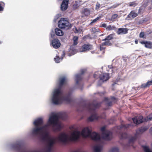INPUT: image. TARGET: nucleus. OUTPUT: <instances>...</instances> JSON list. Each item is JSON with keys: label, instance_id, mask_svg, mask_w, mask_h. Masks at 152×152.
Masks as SVG:
<instances>
[{"label": "nucleus", "instance_id": "412c9836", "mask_svg": "<svg viewBox=\"0 0 152 152\" xmlns=\"http://www.w3.org/2000/svg\"><path fill=\"white\" fill-rule=\"evenodd\" d=\"M145 47L148 48H151L152 47L151 42L149 41H146L145 44Z\"/></svg>", "mask_w": 152, "mask_h": 152}, {"label": "nucleus", "instance_id": "f257e3e1", "mask_svg": "<svg viewBox=\"0 0 152 152\" xmlns=\"http://www.w3.org/2000/svg\"><path fill=\"white\" fill-rule=\"evenodd\" d=\"M67 118V115L65 112L57 113H52L49 118L47 124L44 125V141L46 142L45 152H53L56 143V140L64 143L69 141H75L79 140L81 136L83 138L90 137L92 140L97 142V144L94 147V152H101L102 150L104 140H110L112 133L109 130L105 129L104 127L101 129L102 132V138H101L99 135L96 133H91L90 128L86 127L83 129L81 132L78 131H75L72 132L70 136L66 133L63 132L60 133L56 139L49 136V129L50 126H52V129L54 132L60 131L64 126L59 121V119L65 120Z\"/></svg>", "mask_w": 152, "mask_h": 152}, {"label": "nucleus", "instance_id": "72a5a7b5", "mask_svg": "<svg viewBox=\"0 0 152 152\" xmlns=\"http://www.w3.org/2000/svg\"><path fill=\"white\" fill-rule=\"evenodd\" d=\"M152 119V113L149 114L147 117V120H151Z\"/></svg>", "mask_w": 152, "mask_h": 152}, {"label": "nucleus", "instance_id": "79ce46f5", "mask_svg": "<svg viewBox=\"0 0 152 152\" xmlns=\"http://www.w3.org/2000/svg\"><path fill=\"white\" fill-rule=\"evenodd\" d=\"M102 26L103 27L106 28L107 26V25L105 23H103L102 24Z\"/></svg>", "mask_w": 152, "mask_h": 152}, {"label": "nucleus", "instance_id": "49530a36", "mask_svg": "<svg viewBox=\"0 0 152 152\" xmlns=\"http://www.w3.org/2000/svg\"><path fill=\"white\" fill-rule=\"evenodd\" d=\"M150 132L152 134V127H151V128H150Z\"/></svg>", "mask_w": 152, "mask_h": 152}, {"label": "nucleus", "instance_id": "7ed1b4c3", "mask_svg": "<svg viewBox=\"0 0 152 152\" xmlns=\"http://www.w3.org/2000/svg\"><path fill=\"white\" fill-rule=\"evenodd\" d=\"M100 105V103L94 102L92 104H86L83 103L81 106V108L83 110H87L91 113V115L88 118V121H92L94 120H97L98 116L96 112V109L99 107Z\"/></svg>", "mask_w": 152, "mask_h": 152}, {"label": "nucleus", "instance_id": "2eb2a0df", "mask_svg": "<svg viewBox=\"0 0 152 152\" xmlns=\"http://www.w3.org/2000/svg\"><path fill=\"white\" fill-rule=\"evenodd\" d=\"M55 32L56 35L58 36H62L63 35L64 33L58 28H56L55 29Z\"/></svg>", "mask_w": 152, "mask_h": 152}, {"label": "nucleus", "instance_id": "9d476101", "mask_svg": "<svg viewBox=\"0 0 152 152\" xmlns=\"http://www.w3.org/2000/svg\"><path fill=\"white\" fill-rule=\"evenodd\" d=\"M142 119L143 117L142 116H139L136 117L132 119L134 123L138 124L143 122Z\"/></svg>", "mask_w": 152, "mask_h": 152}, {"label": "nucleus", "instance_id": "09e8293b", "mask_svg": "<svg viewBox=\"0 0 152 152\" xmlns=\"http://www.w3.org/2000/svg\"><path fill=\"white\" fill-rule=\"evenodd\" d=\"M103 34H101V35H100V36H103Z\"/></svg>", "mask_w": 152, "mask_h": 152}, {"label": "nucleus", "instance_id": "bb28decb", "mask_svg": "<svg viewBox=\"0 0 152 152\" xmlns=\"http://www.w3.org/2000/svg\"><path fill=\"white\" fill-rule=\"evenodd\" d=\"M73 30L76 33L81 32L82 31V30L81 29L79 28L78 29L76 28H73Z\"/></svg>", "mask_w": 152, "mask_h": 152}, {"label": "nucleus", "instance_id": "4be33fe9", "mask_svg": "<svg viewBox=\"0 0 152 152\" xmlns=\"http://www.w3.org/2000/svg\"><path fill=\"white\" fill-rule=\"evenodd\" d=\"M78 38L77 36H74L73 38V41L74 42L73 45H77V40Z\"/></svg>", "mask_w": 152, "mask_h": 152}, {"label": "nucleus", "instance_id": "37998d69", "mask_svg": "<svg viewBox=\"0 0 152 152\" xmlns=\"http://www.w3.org/2000/svg\"><path fill=\"white\" fill-rule=\"evenodd\" d=\"M55 36V35L53 33L51 34V36L52 38H53Z\"/></svg>", "mask_w": 152, "mask_h": 152}, {"label": "nucleus", "instance_id": "4468645a", "mask_svg": "<svg viewBox=\"0 0 152 152\" xmlns=\"http://www.w3.org/2000/svg\"><path fill=\"white\" fill-rule=\"evenodd\" d=\"M109 78V74L108 73H104L101 75L100 78V81H102L103 82L104 81H106Z\"/></svg>", "mask_w": 152, "mask_h": 152}, {"label": "nucleus", "instance_id": "20e7f679", "mask_svg": "<svg viewBox=\"0 0 152 152\" xmlns=\"http://www.w3.org/2000/svg\"><path fill=\"white\" fill-rule=\"evenodd\" d=\"M148 129V127L146 126H143L141 127L139 129L136 130V133L134 136L131 137L129 141V144L128 145V146H129L131 144H133L134 141L136 140L137 136L142 133L146 131Z\"/></svg>", "mask_w": 152, "mask_h": 152}, {"label": "nucleus", "instance_id": "a211bd4d", "mask_svg": "<svg viewBox=\"0 0 152 152\" xmlns=\"http://www.w3.org/2000/svg\"><path fill=\"white\" fill-rule=\"evenodd\" d=\"M142 147L144 152H152V151L148 146H143Z\"/></svg>", "mask_w": 152, "mask_h": 152}, {"label": "nucleus", "instance_id": "5701e85b", "mask_svg": "<svg viewBox=\"0 0 152 152\" xmlns=\"http://www.w3.org/2000/svg\"><path fill=\"white\" fill-rule=\"evenodd\" d=\"M91 31L92 32L94 33L99 31V28L95 27L92 28L91 29Z\"/></svg>", "mask_w": 152, "mask_h": 152}, {"label": "nucleus", "instance_id": "6ab92c4d", "mask_svg": "<svg viewBox=\"0 0 152 152\" xmlns=\"http://www.w3.org/2000/svg\"><path fill=\"white\" fill-rule=\"evenodd\" d=\"M113 35L110 34L107 36L106 38L102 40V41H109L113 39Z\"/></svg>", "mask_w": 152, "mask_h": 152}, {"label": "nucleus", "instance_id": "e433bc0d", "mask_svg": "<svg viewBox=\"0 0 152 152\" xmlns=\"http://www.w3.org/2000/svg\"><path fill=\"white\" fill-rule=\"evenodd\" d=\"M108 68L110 69H111V71L112 72H113V71H114V69H115V68L113 67L111 65H109L108 66Z\"/></svg>", "mask_w": 152, "mask_h": 152}, {"label": "nucleus", "instance_id": "6e6552de", "mask_svg": "<svg viewBox=\"0 0 152 152\" xmlns=\"http://www.w3.org/2000/svg\"><path fill=\"white\" fill-rule=\"evenodd\" d=\"M86 71V69H82L80 70L81 74L76 75L75 76L76 84H78L79 82L82 79L81 75L83 74Z\"/></svg>", "mask_w": 152, "mask_h": 152}, {"label": "nucleus", "instance_id": "0eeeda50", "mask_svg": "<svg viewBox=\"0 0 152 152\" xmlns=\"http://www.w3.org/2000/svg\"><path fill=\"white\" fill-rule=\"evenodd\" d=\"M52 45L55 49H58L60 47L61 43L59 40L57 39H53L52 41Z\"/></svg>", "mask_w": 152, "mask_h": 152}, {"label": "nucleus", "instance_id": "4c0bfd02", "mask_svg": "<svg viewBox=\"0 0 152 152\" xmlns=\"http://www.w3.org/2000/svg\"><path fill=\"white\" fill-rule=\"evenodd\" d=\"M4 5V4L3 2H1V11H3L4 9V8L2 7L1 6V5Z\"/></svg>", "mask_w": 152, "mask_h": 152}, {"label": "nucleus", "instance_id": "dca6fc26", "mask_svg": "<svg viewBox=\"0 0 152 152\" xmlns=\"http://www.w3.org/2000/svg\"><path fill=\"white\" fill-rule=\"evenodd\" d=\"M137 14L134 11H132L128 15L127 17L130 18H134L137 16Z\"/></svg>", "mask_w": 152, "mask_h": 152}, {"label": "nucleus", "instance_id": "2f4dec72", "mask_svg": "<svg viewBox=\"0 0 152 152\" xmlns=\"http://www.w3.org/2000/svg\"><path fill=\"white\" fill-rule=\"evenodd\" d=\"M147 83H144L142 84L141 86V88H145L147 87H148Z\"/></svg>", "mask_w": 152, "mask_h": 152}, {"label": "nucleus", "instance_id": "b1692460", "mask_svg": "<svg viewBox=\"0 0 152 152\" xmlns=\"http://www.w3.org/2000/svg\"><path fill=\"white\" fill-rule=\"evenodd\" d=\"M101 16H99L97 17L95 19H94L92 20L91 22L90 23V24L91 25L93 24V23H96L98 20H99L100 18H101Z\"/></svg>", "mask_w": 152, "mask_h": 152}, {"label": "nucleus", "instance_id": "c756f323", "mask_svg": "<svg viewBox=\"0 0 152 152\" xmlns=\"http://www.w3.org/2000/svg\"><path fill=\"white\" fill-rule=\"evenodd\" d=\"M115 26H111V25H109L107 28V29L108 30H111L114 28Z\"/></svg>", "mask_w": 152, "mask_h": 152}, {"label": "nucleus", "instance_id": "ea45409f", "mask_svg": "<svg viewBox=\"0 0 152 152\" xmlns=\"http://www.w3.org/2000/svg\"><path fill=\"white\" fill-rule=\"evenodd\" d=\"M58 18V15H57L56 16H55V17L54 18V19L53 20V21L54 22H56L57 20V19Z\"/></svg>", "mask_w": 152, "mask_h": 152}, {"label": "nucleus", "instance_id": "9b49d317", "mask_svg": "<svg viewBox=\"0 0 152 152\" xmlns=\"http://www.w3.org/2000/svg\"><path fill=\"white\" fill-rule=\"evenodd\" d=\"M69 0H63L61 5V10L62 11L66 10L68 7Z\"/></svg>", "mask_w": 152, "mask_h": 152}, {"label": "nucleus", "instance_id": "c85d7f7f", "mask_svg": "<svg viewBox=\"0 0 152 152\" xmlns=\"http://www.w3.org/2000/svg\"><path fill=\"white\" fill-rule=\"evenodd\" d=\"M54 59L56 62L57 63H59L60 62V60H61V59L58 56H56V57Z\"/></svg>", "mask_w": 152, "mask_h": 152}, {"label": "nucleus", "instance_id": "a18cd8bd", "mask_svg": "<svg viewBox=\"0 0 152 152\" xmlns=\"http://www.w3.org/2000/svg\"><path fill=\"white\" fill-rule=\"evenodd\" d=\"M135 43L136 44H137L138 42V41L137 40V39H136V40H135Z\"/></svg>", "mask_w": 152, "mask_h": 152}, {"label": "nucleus", "instance_id": "f03ea898", "mask_svg": "<svg viewBox=\"0 0 152 152\" xmlns=\"http://www.w3.org/2000/svg\"><path fill=\"white\" fill-rule=\"evenodd\" d=\"M67 81V78L65 76L60 78L59 83V87L53 91L51 97L52 102L54 104H59L64 101L68 103H70L71 102L70 94L66 96H64L61 89V87L66 84Z\"/></svg>", "mask_w": 152, "mask_h": 152}, {"label": "nucleus", "instance_id": "7c9ffc66", "mask_svg": "<svg viewBox=\"0 0 152 152\" xmlns=\"http://www.w3.org/2000/svg\"><path fill=\"white\" fill-rule=\"evenodd\" d=\"M137 5V4L135 2H130L129 4V6L130 7L133 6L135 7Z\"/></svg>", "mask_w": 152, "mask_h": 152}, {"label": "nucleus", "instance_id": "f3484780", "mask_svg": "<svg viewBox=\"0 0 152 152\" xmlns=\"http://www.w3.org/2000/svg\"><path fill=\"white\" fill-rule=\"evenodd\" d=\"M82 12L83 14L86 16L88 15L90 13L89 10L87 8H84L83 9Z\"/></svg>", "mask_w": 152, "mask_h": 152}, {"label": "nucleus", "instance_id": "aec40b11", "mask_svg": "<svg viewBox=\"0 0 152 152\" xmlns=\"http://www.w3.org/2000/svg\"><path fill=\"white\" fill-rule=\"evenodd\" d=\"M101 72H95L94 75V78H97L98 77L100 78L101 75L100 74Z\"/></svg>", "mask_w": 152, "mask_h": 152}, {"label": "nucleus", "instance_id": "ddd939ff", "mask_svg": "<svg viewBox=\"0 0 152 152\" xmlns=\"http://www.w3.org/2000/svg\"><path fill=\"white\" fill-rule=\"evenodd\" d=\"M128 31L127 28H120L118 29L117 33L118 34H125L127 33Z\"/></svg>", "mask_w": 152, "mask_h": 152}, {"label": "nucleus", "instance_id": "de8ad7c7", "mask_svg": "<svg viewBox=\"0 0 152 152\" xmlns=\"http://www.w3.org/2000/svg\"><path fill=\"white\" fill-rule=\"evenodd\" d=\"M115 84H116V83H114L112 85L113 86H114L115 85Z\"/></svg>", "mask_w": 152, "mask_h": 152}, {"label": "nucleus", "instance_id": "c03bdc74", "mask_svg": "<svg viewBox=\"0 0 152 152\" xmlns=\"http://www.w3.org/2000/svg\"><path fill=\"white\" fill-rule=\"evenodd\" d=\"M146 41H141L140 42V43L142 44H144L145 45Z\"/></svg>", "mask_w": 152, "mask_h": 152}, {"label": "nucleus", "instance_id": "a19ab883", "mask_svg": "<svg viewBox=\"0 0 152 152\" xmlns=\"http://www.w3.org/2000/svg\"><path fill=\"white\" fill-rule=\"evenodd\" d=\"M119 5V4H114L112 6L111 8H115L117 7Z\"/></svg>", "mask_w": 152, "mask_h": 152}, {"label": "nucleus", "instance_id": "1a4fd4ad", "mask_svg": "<svg viewBox=\"0 0 152 152\" xmlns=\"http://www.w3.org/2000/svg\"><path fill=\"white\" fill-rule=\"evenodd\" d=\"M92 49V45L89 44H84L82 46L80 51L82 52H85L91 50Z\"/></svg>", "mask_w": 152, "mask_h": 152}, {"label": "nucleus", "instance_id": "39448f33", "mask_svg": "<svg viewBox=\"0 0 152 152\" xmlns=\"http://www.w3.org/2000/svg\"><path fill=\"white\" fill-rule=\"evenodd\" d=\"M132 125L131 124H126V125L121 124V125L117 126L116 128L118 130L117 131V132H119L120 134V137L121 139H125L127 137V134L126 133H121L120 130H122L123 129H126L127 128L129 127Z\"/></svg>", "mask_w": 152, "mask_h": 152}, {"label": "nucleus", "instance_id": "a878e982", "mask_svg": "<svg viewBox=\"0 0 152 152\" xmlns=\"http://www.w3.org/2000/svg\"><path fill=\"white\" fill-rule=\"evenodd\" d=\"M118 17V15L117 14H114L112 15L110 20H114L116 19Z\"/></svg>", "mask_w": 152, "mask_h": 152}, {"label": "nucleus", "instance_id": "473e14b6", "mask_svg": "<svg viewBox=\"0 0 152 152\" xmlns=\"http://www.w3.org/2000/svg\"><path fill=\"white\" fill-rule=\"evenodd\" d=\"M106 42H104L103 43V44L105 45H111V43H110L109 42V41H107H107H105Z\"/></svg>", "mask_w": 152, "mask_h": 152}, {"label": "nucleus", "instance_id": "393cba45", "mask_svg": "<svg viewBox=\"0 0 152 152\" xmlns=\"http://www.w3.org/2000/svg\"><path fill=\"white\" fill-rule=\"evenodd\" d=\"M109 152H119L118 149L117 148L114 147L112 148Z\"/></svg>", "mask_w": 152, "mask_h": 152}, {"label": "nucleus", "instance_id": "c9c22d12", "mask_svg": "<svg viewBox=\"0 0 152 152\" xmlns=\"http://www.w3.org/2000/svg\"><path fill=\"white\" fill-rule=\"evenodd\" d=\"M104 45L103 43L102 44V45L100 46V50H102L105 49V47L104 46Z\"/></svg>", "mask_w": 152, "mask_h": 152}, {"label": "nucleus", "instance_id": "f704fd0d", "mask_svg": "<svg viewBox=\"0 0 152 152\" xmlns=\"http://www.w3.org/2000/svg\"><path fill=\"white\" fill-rule=\"evenodd\" d=\"M100 7V4L99 3L97 2L96 5V8L95 9L96 10H98Z\"/></svg>", "mask_w": 152, "mask_h": 152}, {"label": "nucleus", "instance_id": "cd10ccee", "mask_svg": "<svg viewBox=\"0 0 152 152\" xmlns=\"http://www.w3.org/2000/svg\"><path fill=\"white\" fill-rule=\"evenodd\" d=\"M139 37L140 38H145V33L143 32H141L140 34Z\"/></svg>", "mask_w": 152, "mask_h": 152}, {"label": "nucleus", "instance_id": "58836bf2", "mask_svg": "<svg viewBox=\"0 0 152 152\" xmlns=\"http://www.w3.org/2000/svg\"><path fill=\"white\" fill-rule=\"evenodd\" d=\"M147 83L148 87L150 85H152V80L151 81H148Z\"/></svg>", "mask_w": 152, "mask_h": 152}, {"label": "nucleus", "instance_id": "423d86ee", "mask_svg": "<svg viewBox=\"0 0 152 152\" xmlns=\"http://www.w3.org/2000/svg\"><path fill=\"white\" fill-rule=\"evenodd\" d=\"M59 28L61 29L69 28L70 27L69 22L66 20L64 18H62L58 23Z\"/></svg>", "mask_w": 152, "mask_h": 152}, {"label": "nucleus", "instance_id": "f8f14e48", "mask_svg": "<svg viewBox=\"0 0 152 152\" xmlns=\"http://www.w3.org/2000/svg\"><path fill=\"white\" fill-rule=\"evenodd\" d=\"M115 98L114 97H112L110 99L107 97H105L104 99V101L107 103V105L110 106L112 102H115Z\"/></svg>", "mask_w": 152, "mask_h": 152}]
</instances>
